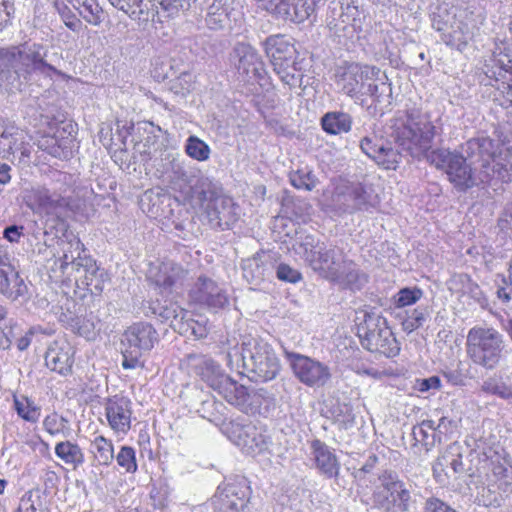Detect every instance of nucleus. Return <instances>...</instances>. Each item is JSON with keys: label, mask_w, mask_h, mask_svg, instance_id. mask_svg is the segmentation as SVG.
<instances>
[{"label": "nucleus", "mask_w": 512, "mask_h": 512, "mask_svg": "<svg viewBox=\"0 0 512 512\" xmlns=\"http://www.w3.org/2000/svg\"><path fill=\"white\" fill-rule=\"evenodd\" d=\"M436 127L430 115L412 107L390 119L386 139L366 136L360 142L362 151L385 169H396L402 153L412 158L426 156L437 169L445 171L449 181L459 191L494 180L508 182L512 171V145L501 147L487 136L469 139L462 147L465 157L446 149L429 150L433 146Z\"/></svg>", "instance_id": "1"}, {"label": "nucleus", "mask_w": 512, "mask_h": 512, "mask_svg": "<svg viewBox=\"0 0 512 512\" xmlns=\"http://www.w3.org/2000/svg\"><path fill=\"white\" fill-rule=\"evenodd\" d=\"M295 253L321 277L351 290H360L367 277L343 250L321 242L312 235L301 236L293 246Z\"/></svg>", "instance_id": "2"}, {"label": "nucleus", "mask_w": 512, "mask_h": 512, "mask_svg": "<svg viewBox=\"0 0 512 512\" xmlns=\"http://www.w3.org/2000/svg\"><path fill=\"white\" fill-rule=\"evenodd\" d=\"M334 79L339 91L354 100L369 96L375 103H381L384 96L392 94L386 75H381V70L373 65L346 62L336 68Z\"/></svg>", "instance_id": "3"}, {"label": "nucleus", "mask_w": 512, "mask_h": 512, "mask_svg": "<svg viewBox=\"0 0 512 512\" xmlns=\"http://www.w3.org/2000/svg\"><path fill=\"white\" fill-rule=\"evenodd\" d=\"M228 365L233 368L242 367L251 374L254 381L267 382L274 379L280 372V361L274 349L266 341L258 337L245 336L240 348H233L226 355Z\"/></svg>", "instance_id": "4"}, {"label": "nucleus", "mask_w": 512, "mask_h": 512, "mask_svg": "<svg viewBox=\"0 0 512 512\" xmlns=\"http://www.w3.org/2000/svg\"><path fill=\"white\" fill-rule=\"evenodd\" d=\"M47 54V47L28 41L0 48V80L14 85L21 77L28 79L33 72L55 71L46 61Z\"/></svg>", "instance_id": "5"}, {"label": "nucleus", "mask_w": 512, "mask_h": 512, "mask_svg": "<svg viewBox=\"0 0 512 512\" xmlns=\"http://www.w3.org/2000/svg\"><path fill=\"white\" fill-rule=\"evenodd\" d=\"M504 350V337L496 329L474 327L468 332L467 354L475 364L493 369L502 359Z\"/></svg>", "instance_id": "6"}, {"label": "nucleus", "mask_w": 512, "mask_h": 512, "mask_svg": "<svg viewBox=\"0 0 512 512\" xmlns=\"http://www.w3.org/2000/svg\"><path fill=\"white\" fill-rule=\"evenodd\" d=\"M372 500L374 507L383 512H408L413 504L411 491L392 471H384L378 476Z\"/></svg>", "instance_id": "7"}, {"label": "nucleus", "mask_w": 512, "mask_h": 512, "mask_svg": "<svg viewBox=\"0 0 512 512\" xmlns=\"http://www.w3.org/2000/svg\"><path fill=\"white\" fill-rule=\"evenodd\" d=\"M357 333L362 346L371 352L388 358L395 357L400 352V345L386 319L377 314L366 313L363 322L358 325Z\"/></svg>", "instance_id": "8"}, {"label": "nucleus", "mask_w": 512, "mask_h": 512, "mask_svg": "<svg viewBox=\"0 0 512 512\" xmlns=\"http://www.w3.org/2000/svg\"><path fill=\"white\" fill-rule=\"evenodd\" d=\"M158 341L155 328L146 322H138L129 326L121 338L122 367L136 369L143 367L141 357L144 352L150 351Z\"/></svg>", "instance_id": "9"}, {"label": "nucleus", "mask_w": 512, "mask_h": 512, "mask_svg": "<svg viewBox=\"0 0 512 512\" xmlns=\"http://www.w3.org/2000/svg\"><path fill=\"white\" fill-rule=\"evenodd\" d=\"M56 175V181L62 186L57 187L56 183L51 187L39 185L25 192V203L34 212L60 216L68 207L69 200L64 193L67 190L66 183L69 176L62 172H56Z\"/></svg>", "instance_id": "10"}, {"label": "nucleus", "mask_w": 512, "mask_h": 512, "mask_svg": "<svg viewBox=\"0 0 512 512\" xmlns=\"http://www.w3.org/2000/svg\"><path fill=\"white\" fill-rule=\"evenodd\" d=\"M83 250V244L80 240L73 239L66 243L63 248V255L58 262L62 273L69 276L74 275L76 282H80L85 287L89 282L88 279L96 277L101 269L90 256H81Z\"/></svg>", "instance_id": "11"}, {"label": "nucleus", "mask_w": 512, "mask_h": 512, "mask_svg": "<svg viewBox=\"0 0 512 512\" xmlns=\"http://www.w3.org/2000/svg\"><path fill=\"white\" fill-rule=\"evenodd\" d=\"M230 61L241 81L262 85L261 81L266 76L265 64L254 47L248 43H237L230 54Z\"/></svg>", "instance_id": "12"}, {"label": "nucleus", "mask_w": 512, "mask_h": 512, "mask_svg": "<svg viewBox=\"0 0 512 512\" xmlns=\"http://www.w3.org/2000/svg\"><path fill=\"white\" fill-rule=\"evenodd\" d=\"M468 452V448L458 442L450 444L433 465V475L437 482L447 484L450 479L456 480L468 474L471 470L465 455Z\"/></svg>", "instance_id": "13"}, {"label": "nucleus", "mask_w": 512, "mask_h": 512, "mask_svg": "<svg viewBox=\"0 0 512 512\" xmlns=\"http://www.w3.org/2000/svg\"><path fill=\"white\" fill-rule=\"evenodd\" d=\"M288 358L294 375L305 386L318 389L331 382V368L326 363L298 353H290Z\"/></svg>", "instance_id": "14"}, {"label": "nucleus", "mask_w": 512, "mask_h": 512, "mask_svg": "<svg viewBox=\"0 0 512 512\" xmlns=\"http://www.w3.org/2000/svg\"><path fill=\"white\" fill-rule=\"evenodd\" d=\"M250 488L244 478L227 481L218 486L212 498L214 512H245Z\"/></svg>", "instance_id": "15"}, {"label": "nucleus", "mask_w": 512, "mask_h": 512, "mask_svg": "<svg viewBox=\"0 0 512 512\" xmlns=\"http://www.w3.org/2000/svg\"><path fill=\"white\" fill-rule=\"evenodd\" d=\"M231 433L233 442L248 455L261 454L270 445V437L262 428H258L251 422L233 423Z\"/></svg>", "instance_id": "16"}, {"label": "nucleus", "mask_w": 512, "mask_h": 512, "mask_svg": "<svg viewBox=\"0 0 512 512\" xmlns=\"http://www.w3.org/2000/svg\"><path fill=\"white\" fill-rule=\"evenodd\" d=\"M241 18L235 0H214L208 7L205 23L214 31H231Z\"/></svg>", "instance_id": "17"}, {"label": "nucleus", "mask_w": 512, "mask_h": 512, "mask_svg": "<svg viewBox=\"0 0 512 512\" xmlns=\"http://www.w3.org/2000/svg\"><path fill=\"white\" fill-rule=\"evenodd\" d=\"M191 301L210 309H221L228 304L226 292L206 276H200L189 292Z\"/></svg>", "instance_id": "18"}, {"label": "nucleus", "mask_w": 512, "mask_h": 512, "mask_svg": "<svg viewBox=\"0 0 512 512\" xmlns=\"http://www.w3.org/2000/svg\"><path fill=\"white\" fill-rule=\"evenodd\" d=\"M16 152H20L23 157L30 156L25 133L14 124L0 119V157L9 159Z\"/></svg>", "instance_id": "19"}, {"label": "nucleus", "mask_w": 512, "mask_h": 512, "mask_svg": "<svg viewBox=\"0 0 512 512\" xmlns=\"http://www.w3.org/2000/svg\"><path fill=\"white\" fill-rule=\"evenodd\" d=\"M105 415L112 430L126 433L131 427V401L118 395L109 398L105 404Z\"/></svg>", "instance_id": "20"}, {"label": "nucleus", "mask_w": 512, "mask_h": 512, "mask_svg": "<svg viewBox=\"0 0 512 512\" xmlns=\"http://www.w3.org/2000/svg\"><path fill=\"white\" fill-rule=\"evenodd\" d=\"M27 292V286L10 263L8 256L0 249V293L16 300Z\"/></svg>", "instance_id": "21"}, {"label": "nucleus", "mask_w": 512, "mask_h": 512, "mask_svg": "<svg viewBox=\"0 0 512 512\" xmlns=\"http://www.w3.org/2000/svg\"><path fill=\"white\" fill-rule=\"evenodd\" d=\"M236 209L232 199L223 195L205 205L210 225L222 230L229 228L237 220Z\"/></svg>", "instance_id": "22"}, {"label": "nucleus", "mask_w": 512, "mask_h": 512, "mask_svg": "<svg viewBox=\"0 0 512 512\" xmlns=\"http://www.w3.org/2000/svg\"><path fill=\"white\" fill-rule=\"evenodd\" d=\"M73 355L74 349L68 341L54 340L45 353V364L50 370L66 375L71 372Z\"/></svg>", "instance_id": "23"}, {"label": "nucleus", "mask_w": 512, "mask_h": 512, "mask_svg": "<svg viewBox=\"0 0 512 512\" xmlns=\"http://www.w3.org/2000/svg\"><path fill=\"white\" fill-rule=\"evenodd\" d=\"M110 4L140 23L160 20L157 5L151 0H108Z\"/></svg>", "instance_id": "24"}, {"label": "nucleus", "mask_w": 512, "mask_h": 512, "mask_svg": "<svg viewBox=\"0 0 512 512\" xmlns=\"http://www.w3.org/2000/svg\"><path fill=\"white\" fill-rule=\"evenodd\" d=\"M263 46L274 69H281L282 63L294 64L296 50L284 35L276 34L267 37L263 42Z\"/></svg>", "instance_id": "25"}, {"label": "nucleus", "mask_w": 512, "mask_h": 512, "mask_svg": "<svg viewBox=\"0 0 512 512\" xmlns=\"http://www.w3.org/2000/svg\"><path fill=\"white\" fill-rule=\"evenodd\" d=\"M188 361L194 373L205 381L213 390L220 385L222 378L227 376L223 373L220 365L207 356L189 355Z\"/></svg>", "instance_id": "26"}, {"label": "nucleus", "mask_w": 512, "mask_h": 512, "mask_svg": "<svg viewBox=\"0 0 512 512\" xmlns=\"http://www.w3.org/2000/svg\"><path fill=\"white\" fill-rule=\"evenodd\" d=\"M485 74L496 81H502L512 89V57L499 50L493 51L492 56L485 64Z\"/></svg>", "instance_id": "27"}, {"label": "nucleus", "mask_w": 512, "mask_h": 512, "mask_svg": "<svg viewBox=\"0 0 512 512\" xmlns=\"http://www.w3.org/2000/svg\"><path fill=\"white\" fill-rule=\"evenodd\" d=\"M317 469L326 478H337L340 471V463L333 451L320 440H315L311 445Z\"/></svg>", "instance_id": "28"}, {"label": "nucleus", "mask_w": 512, "mask_h": 512, "mask_svg": "<svg viewBox=\"0 0 512 512\" xmlns=\"http://www.w3.org/2000/svg\"><path fill=\"white\" fill-rule=\"evenodd\" d=\"M228 403L246 411L250 406L251 395L244 385L238 384L228 375L222 378V382L215 389Z\"/></svg>", "instance_id": "29"}, {"label": "nucleus", "mask_w": 512, "mask_h": 512, "mask_svg": "<svg viewBox=\"0 0 512 512\" xmlns=\"http://www.w3.org/2000/svg\"><path fill=\"white\" fill-rule=\"evenodd\" d=\"M146 316H157L163 322H169L170 326L175 330V324L180 322L188 316V311L180 307L177 303L165 300L161 303L159 300L150 301L145 306Z\"/></svg>", "instance_id": "30"}, {"label": "nucleus", "mask_w": 512, "mask_h": 512, "mask_svg": "<svg viewBox=\"0 0 512 512\" xmlns=\"http://www.w3.org/2000/svg\"><path fill=\"white\" fill-rule=\"evenodd\" d=\"M270 254L266 252L256 253L242 261L243 275L251 283H259L272 271Z\"/></svg>", "instance_id": "31"}, {"label": "nucleus", "mask_w": 512, "mask_h": 512, "mask_svg": "<svg viewBox=\"0 0 512 512\" xmlns=\"http://www.w3.org/2000/svg\"><path fill=\"white\" fill-rule=\"evenodd\" d=\"M487 482L496 486L507 495L512 492V465L507 459L492 460L491 471L487 474Z\"/></svg>", "instance_id": "32"}, {"label": "nucleus", "mask_w": 512, "mask_h": 512, "mask_svg": "<svg viewBox=\"0 0 512 512\" xmlns=\"http://www.w3.org/2000/svg\"><path fill=\"white\" fill-rule=\"evenodd\" d=\"M187 272L174 262H163L159 267L155 283L165 291H171L173 287L182 284Z\"/></svg>", "instance_id": "33"}, {"label": "nucleus", "mask_w": 512, "mask_h": 512, "mask_svg": "<svg viewBox=\"0 0 512 512\" xmlns=\"http://www.w3.org/2000/svg\"><path fill=\"white\" fill-rule=\"evenodd\" d=\"M321 125L323 130L331 135L348 133L352 127V117L342 111L327 112L321 118Z\"/></svg>", "instance_id": "34"}, {"label": "nucleus", "mask_w": 512, "mask_h": 512, "mask_svg": "<svg viewBox=\"0 0 512 512\" xmlns=\"http://www.w3.org/2000/svg\"><path fill=\"white\" fill-rule=\"evenodd\" d=\"M56 456L66 465L77 469L84 461V453L77 443L69 440L58 442L55 445Z\"/></svg>", "instance_id": "35"}, {"label": "nucleus", "mask_w": 512, "mask_h": 512, "mask_svg": "<svg viewBox=\"0 0 512 512\" xmlns=\"http://www.w3.org/2000/svg\"><path fill=\"white\" fill-rule=\"evenodd\" d=\"M481 390L487 394L498 396L501 399L508 400L512 398V376L505 377L494 375L484 380Z\"/></svg>", "instance_id": "36"}, {"label": "nucleus", "mask_w": 512, "mask_h": 512, "mask_svg": "<svg viewBox=\"0 0 512 512\" xmlns=\"http://www.w3.org/2000/svg\"><path fill=\"white\" fill-rule=\"evenodd\" d=\"M192 199L199 202L201 206L212 202L218 197L216 185L208 177H200L196 183L189 188L188 192Z\"/></svg>", "instance_id": "37"}, {"label": "nucleus", "mask_w": 512, "mask_h": 512, "mask_svg": "<svg viewBox=\"0 0 512 512\" xmlns=\"http://www.w3.org/2000/svg\"><path fill=\"white\" fill-rule=\"evenodd\" d=\"M352 187L357 211L368 210L376 206L378 203V196L374 193L370 185L356 183L352 184Z\"/></svg>", "instance_id": "38"}, {"label": "nucleus", "mask_w": 512, "mask_h": 512, "mask_svg": "<svg viewBox=\"0 0 512 512\" xmlns=\"http://www.w3.org/2000/svg\"><path fill=\"white\" fill-rule=\"evenodd\" d=\"M353 196L352 184L337 186L332 195V204L342 212L353 213L357 211Z\"/></svg>", "instance_id": "39"}, {"label": "nucleus", "mask_w": 512, "mask_h": 512, "mask_svg": "<svg viewBox=\"0 0 512 512\" xmlns=\"http://www.w3.org/2000/svg\"><path fill=\"white\" fill-rule=\"evenodd\" d=\"M431 310L428 306L420 305L417 308L407 311L406 316L402 319V329L411 333L418 328L422 327L423 324L430 318Z\"/></svg>", "instance_id": "40"}, {"label": "nucleus", "mask_w": 512, "mask_h": 512, "mask_svg": "<svg viewBox=\"0 0 512 512\" xmlns=\"http://www.w3.org/2000/svg\"><path fill=\"white\" fill-rule=\"evenodd\" d=\"M157 5L160 12V20L155 22H162L163 18H170L178 15L180 11L188 10L192 2L196 0H151Z\"/></svg>", "instance_id": "41"}, {"label": "nucleus", "mask_w": 512, "mask_h": 512, "mask_svg": "<svg viewBox=\"0 0 512 512\" xmlns=\"http://www.w3.org/2000/svg\"><path fill=\"white\" fill-rule=\"evenodd\" d=\"M414 439L422 443L426 450H429L435 444L436 425L433 420H423L412 430Z\"/></svg>", "instance_id": "42"}, {"label": "nucleus", "mask_w": 512, "mask_h": 512, "mask_svg": "<svg viewBox=\"0 0 512 512\" xmlns=\"http://www.w3.org/2000/svg\"><path fill=\"white\" fill-rule=\"evenodd\" d=\"M91 448L100 465H109L114 459L112 442L103 436H97L92 441Z\"/></svg>", "instance_id": "43"}, {"label": "nucleus", "mask_w": 512, "mask_h": 512, "mask_svg": "<svg viewBox=\"0 0 512 512\" xmlns=\"http://www.w3.org/2000/svg\"><path fill=\"white\" fill-rule=\"evenodd\" d=\"M79 14L85 21L92 25H99L102 22L103 10L96 0H76Z\"/></svg>", "instance_id": "44"}, {"label": "nucleus", "mask_w": 512, "mask_h": 512, "mask_svg": "<svg viewBox=\"0 0 512 512\" xmlns=\"http://www.w3.org/2000/svg\"><path fill=\"white\" fill-rule=\"evenodd\" d=\"M186 154L197 161H207L210 158L211 149L197 136H189L185 144Z\"/></svg>", "instance_id": "45"}, {"label": "nucleus", "mask_w": 512, "mask_h": 512, "mask_svg": "<svg viewBox=\"0 0 512 512\" xmlns=\"http://www.w3.org/2000/svg\"><path fill=\"white\" fill-rule=\"evenodd\" d=\"M60 320L67 324L74 333L85 338H90L94 334L95 325L93 321L84 317L62 315Z\"/></svg>", "instance_id": "46"}, {"label": "nucleus", "mask_w": 512, "mask_h": 512, "mask_svg": "<svg viewBox=\"0 0 512 512\" xmlns=\"http://www.w3.org/2000/svg\"><path fill=\"white\" fill-rule=\"evenodd\" d=\"M17 414L27 422L36 423L40 417V408L26 397L14 398Z\"/></svg>", "instance_id": "47"}, {"label": "nucleus", "mask_w": 512, "mask_h": 512, "mask_svg": "<svg viewBox=\"0 0 512 512\" xmlns=\"http://www.w3.org/2000/svg\"><path fill=\"white\" fill-rule=\"evenodd\" d=\"M504 496H507V494L498 488L496 486H491V483L487 482L486 486H482L477 494V500L479 504L490 507V506H500L501 501L503 500Z\"/></svg>", "instance_id": "48"}, {"label": "nucleus", "mask_w": 512, "mask_h": 512, "mask_svg": "<svg viewBox=\"0 0 512 512\" xmlns=\"http://www.w3.org/2000/svg\"><path fill=\"white\" fill-rule=\"evenodd\" d=\"M290 183L297 189H305L307 191L313 190L317 185V178L311 170L298 169L289 175Z\"/></svg>", "instance_id": "49"}, {"label": "nucleus", "mask_w": 512, "mask_h": 512, "mask_svg": "<svg viewBox=\"0 0 512 512\" xmlns=\"http://www.w3.org/2000/svg\"><path fill=\"white\" fill-rule=\"evenodd\" d=\"M175 330L180 334L192 335L197 339L204 338L207 335L205 324L190 318L189 315L180 324H175Z\"/></svg>", "instance_id": "50"}, {"label": "nucleus", "mask_w": 512, "mask_h": 512, "mask_svg": "<svg viewBox=\"0 0 512 512\" xmlns=\"http://www.w3.org/2000/svg\"><path fill=\"white\" fill-rule=\"evenodd\" d=\"M452 28L453 30L449 33L446 43L461 50L468 44L469 40H471L472 33L468 26L462 22L457 23L456 27Z\"/></svg>", "instance_id": "51"}, {"label": "nucleus", "mask_w": 512, "mask_h": 512, "mask_svg": "<svg viewBox=\"0 0 512 512\" xmlns=\"http://www.w3.org/2000/svg\"><path fill=\"white\" fill-rule=\"evenodd\" d=\"M38 147L55 158H65L68 154L67 147H64L55 136L41 137L38 140Z\"/></svg>", "instance_id": "52"}, {"label": "nucleus", "mask_w": 512, "mask_h": 512, "mask_svg": "<svg viewBox=\"0 0 512 512\" xmlns=\"http://www.w3.org/2000/svg\"><path fill=\"white\" fill-rule=\"evenodd\" d=\"M423 296V291L417 287L402 288L394 296V304L397 308H403L415 304Z\"/></svg>", "instance_id": "53"}, {"label": "nucleus", "mask_w": 512, "mask_h": 512, "mask_svg": "<svg viewBox=\"0 0 512 512\" xmlns=\"http://www.w3.org/2000/svg\"><path fill=\"white\" fill-rule=\"evenodd\" d=\"M195 76L191 72H183L171 81L170 89L175 94L186 95L194 89Z\"/></svg>", "instance_id": "54"}, {"label": "nucleus", "mask_w": 512, "mask_h": 512, "mask_svg": "<svg viewBox=\"0 0 512 512\" xmlns=\"http://www.w3.org/2000/svg\"><path fill=\"white\" fill-rule=\"evenodd\" d=\"M117 464L128 473H134L137 470L135 450L130 446H122L116 455Z\"/></svg>", "instance_id": "55"}, {"label": "nucleus", "mask_w": 512, "mask_h": 512, "mask_svg": "<svg viewBox=\"0 0 512 512\" xmlns=\"http://www.w3.org/2000/svg\"><path fill=\"white\" fill-rule=\"evenodd\" d=\"M67 420L63 417H58L56 414L48 415L44 421V429L52 436L64 434Z\"/></svg>", "instance_id": "56"}, {"label": "nucleus", "mask_w": 512, "mask_h": 512, "mask_svg": "<svg viewBox=\"0 0 512 512\" xmlns=\"http://www.w3.org/2000/svg\"><path fill=\"white\" fill-rule=\"evenodd\" d=\"M108 275L105 272V270L101 269L96 277L88 279L89 282L86 288L87 291H89L91 294L99 295L104 290L105 283L108 281Z\"/></svg>", "instance_id": "57"}, {"label": "nucleus", "mask_w": 512, "mask_h": 512, "mask_svg": "<svg viewBox=\"0 0 512 512\" xmlns=\"http://www.w3.org/2000/svg\"><path fill=\"white\" fill-rule=\"evenodd\" d=\"M14 12L15 8L12 0H0V31L11 24Z\"/></svg>", "instance_id": "58"}, {"label": "nucleus", "mask_w": 512, "mask_h": 512, "mask_svg": "<svg viewBox=\"0 0 512 512\" xmlns=\"http://www.w3.org/2000/svg\"><path fill=\"white\" fill-rule=\"evenodd\" d=\"M277 278L281 281L297 283L301 280V273L287 264H280L276 270Z\"/></svg>", "instance_id": "59"}, {"label": "nucleus", "mask_w": 512, "mask_h": 512, "mask_svg": "<svg viewBox=\"0 0 512 512\" xmlns=\"http://www.w3.org/2000/svg\"><path fill=\"white\" fill-rule=\"evenodd\" d=\"M274 71L279 75L280 79L290 87L296 86L298 81L296 74L294 73L295 68L293 64H284L282 63L281 69H274Z\"/></svg>", "instance_id": "60"}, {"label": "nucleus", "mask_w": 512, "mask_h": 512, "mask_svg": "<svg viewBox=\"0 0 512 512\" xmlns=\"http://www.w3.org/2000/svg\"><path fill=\"white\" fill-rule=\"evenodd\" d=\"M338 410L339 412L335 416L337 421L342 423L345 428L352 426L355 421V415L353 413L351 405H340L338 407Z\"/></svg>", "instance_id": "61"}, {"label": "nucleus", "mask_w": 512, "mask_h": 512, "mask_svg": "<svg viewBox=\"0 0 512 512\" xmlns=\"http://www.w3.org/2000/svg\"><path fill=\"white\" fill-rule=\"evenodd\" d=\"M441 387V380L438 376H431L429 378L417 379L415 382V389L419 392H428L430 390H439Z\"/></svg>", "instance_id": "62"}, {"label": "nucleus", "mask_w": 512, "mask_h": 512, "mask_svg": "<svg viewBox=\"0 0 512 512\" xmlns=\"http://www.w3.org/2000/svg\"><path fill=\"white\" fill-rule=\"evenodd\" d=\"M455 280L462 284L464 293H470L475 297L480 293L479 286L467 274H459Z\"/></svg>", "instance_id": "63"}, {"label": "nucleus", "mask_w": 512, "mask_h": 512, "mask_svg": "<svg viewBox=\"0 0 512 512\" xmlns=\"http://www.w3.org/2000/svg\"><path fill=\"white\" fill-rule=\"evenodd\" d=\"M357 374L365 375V376L380 380L384 377L391 376L393 373H392V371L387 370V369H378L375 367H367V368L363 367V368H359L357 370Z\"/></svg>", "instance_id": "64"}]
</instances>
